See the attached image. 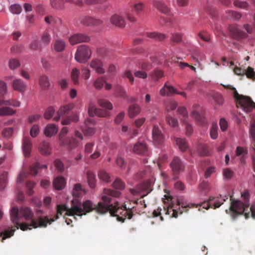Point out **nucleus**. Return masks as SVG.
<instances>
[{
  "label": "nucleus",
  "mask_w": 255,
  "mask_h": 255,
  "mask_svg": "<svg viewBox=\"0 0 255 255\" xmlns=\"http://www.w3.org/2000/svg\"><path fill=\"white\" fill-rule=\"evenodd\" d=\"M120 195V191L104 189L101 197L102 202L97 205H94L90 200H86L82 203L75 199L72 201L70 208H68L65 205H57L56 215L59 217V215H62L64 212H66L65 215L76 219L75 215L81 217L93 210L101 214L109 212L111 216L117 217L118 221L124 222L127 218L131 219L133 213L131 209H127L125 206L123 207L118 206L115 198Z\"/></svg>",
  "instance_id": "obj_1"
},
{
  "label": "nucleus",
  "mask_w": 255,
  "mask_h": 255,
  "mask_svg": "<svg viewBox=\"0 0 255 255\" xmlns=\"http://www.w3.org/2000/svg\"><path fill=\"white\" fill-rule=\"evenodd\" d=\"M250 194L248 190L241 193L240 199V215H244L246 219L252 217L255 219V201L250 204Z\"/></svg>",
  "instance_id": "obj_2"
},
{
  "label": "nucleus",
  "mask_w": 255,
  "mask_h": 255,
  "mask_svg": "<svg viewBox=\"0 0 255 255\" xmlns=\"http://www.w3.org/2000/svg\"><path fill=\"white\" fill-rule=\"evenodd\" d=\"M145 9V4L141 1H130L127 6L124 9V14L127 19L131 22H135L137 19L131 12L133 10L137 15H140L143 12Z\"/></svg>",
  "instance_id": "obj_3"
},
{
  "label": "nucleus",
  "mask_w": 255,
  "mask_h": 255,
  "mask_svg": "<svg viewBox=\"0 0 255 255\" xmlns=\"http://www.w3.org/2000/svg\"><path fill=\"white\" fill-rule=\"evenodd\" d=\"M91 51L89 47L85 45H82L78 47L75 55V59L80 63L87 62L90 57Z\"/></svg>",
  "instance_id": "obj_4"
},
{
  "label": "nucleus",
  "mask_w": 255,
  "mask_h": 255,
  "mask_svg": "<svg viewBox=\"0 0 255 255\" xmlns=\"http://www.w3.org/2000/svg\"><path fill=\"white\" fill-rule=\"evenodd\" d=\"M240 108L243 111L249 113L255 109V103L249 97L240 95Z\"/></svg>",
  "instance_id": "obj_5"
},
{
  "label": "nucleus",
  "mask_w": 255,
  "mask_h": 255,
  "mask_svg": "<svg viewBox=\"0 0 255 255\" xmlns=\"http://www.w3.org/2000/svg\"><path fill=\"white\" fill-rule=\"evenodd\" d=\"M229 34L230 36L236 40V42H233L232 43L235 46L234 49H231V50L234 52H237L239 49V45L238 43V39L239 37V28L237 25H231L229 28Z\"/></svg>",
  "instance_id": "obj_6"
},
{
  "label": "nucleus",
  "mask_w": 255,
  "mask_h": 255,
  "mask_svg": "<svg viewBox=\"0 0 255 255\" xmlns=\"http://www.w3.org/2000/svg\"><path fill=\"white\" fill-rule=\"evenodd\" d=\"M79 21L80 23L85 26H99L103 23V20L100 19L85 15L80 16Z\"/></svg>",
  "instance_id": "obj_7"
},
{
  "label": "nucleus",
  "mask_w": 255,
  "mask_h": 255,
  "mask_svg": "<svg viewBox=\"0 0 255 255\" xmlns=\"http://www.w3.org/2000/svg\"><path fill=\"white\" fill-rule=\"evenodd\" d=\"M151 184L150 181H144L138 184L135 188L130 189L131 193L133 195H137L143 191L148 193L151 190Z\"/></svg>",
  "instance_id": "obj_8"
},
{
  "label": "nucleus",
  "mask_w": 255,
  "mask_h": 255,
  "mask_svg": "<svg viewBox=\"0 0 255 255\" xmlns=\"http://www.w3.org/2000/svg\"><path fill=\"white\" fill-rule=\"evenodd\" d=\"M230 200L231 201V205L229 209L226 210V213L230 214L233 220L237 219L239 216V201L238 200H233L231 196Z\"/></svg>",
  "instance_id": "obj_9"
},
{
  "label": "nucleus",
  "mask_w": 255,
  "mask_h": 255,
  "mask_svg": "<svg viewBox=\"0 0 255 255\" xmlns=\"http://www.w3.org/2000/svg\"><path fill=\"white\" fill-rule=\"evenodd\" d=\"M213 199L210 198L209 201H206L203 203H201L199 204H187L186 205L182 204L181 205V207L183 208H186V207H189V208H192V207H196L197 208L198 207H202L203 208L205 209H208L209 208H213L214 209H215L216 208L219 207L221 204L219 202H215L214 204H213L212 203H211V201Z\"/></svg>",
  "instance_id": "obj_10"
},
{
  "label": "nucleus",
  "mask_w": 255,
  "mask_h": 255,
  "mask_svg": "<svg viewBox=\"0 0 255 255\" xmlns=\"http://www.w3.org/2000/svg\"><path fill=\"white\" fill-rule=\"evenodd\" d=\"M153 141L155 145L162 144L165 140V136L158 126H154L152 131Z\"/></svg>",
  "instance_id": "obj_11"
},
{
  "label": "nucleus",
  "mask_w": 255,
  "mask_h": 255,
  "mask_svg": "<svg viewBox=\"0 0 255 255\" xmlns=\"http://www.w3.org/2000/svg\"><path fill=\"white\" fill-rule=\"evenodd\" d=\"M201 111V107L199 105H195L193 107V111L191 115L196 120L198 124L204 126L207 122L203 114L200 113Z\"/></svg>",
  "instance_id": "obj_12"
},
{
  "label": "nucleus",
  "mask_w": 255,
  "mask_h": 255,
  "mask_svg": "<svg viewBox=\"0 0 255 255\" xmlns=\"http://www.w3.org/2000/svg\"><path fill=\"white\" fill-rule=\"evenodd\" d=\"M132 150L133 153L140 155H147L148 153L147 145L144 141H137L133 145Z\"/></svg>",
  "instance_id": "obj_13"
},
{
  "label": "nucleus",
  "mask_w": 255,
  "mask_h": 255,
  "mask_svg": "<svg viewBox=\"0 0 255 255\" xmlns=\"http://www.w3.org/2000/svg\"><path fill=\"white\" fill-rule=\"evenodd\" d=\"M69 42L72 45H75L81 42H87L90 40L89 36L82 34L76 33L69 37Z\"/></svg>",
  "instance_id": "obj_14"
},
{
  "label": "nucleus",
  "mask_w": 255,
  "mask_h": 255,
  "mask_svg": "<svg viewBox=\"0 0 255 255\" xmlns=\"http://www.w3.org/2000/svg\"><path fill=\"white\" fill-rule=\"evenodd\" d=\"M88 114L90 117L97 116L105 117L108 116V113L106 111L97 108L94 104L90 103L88 107Z\"/></svg>",
  "instance_id": "obj_15"
},
{
  "label": "nucleus",
  "mask_w": 255,
  "mask_h": 255,
  "mask_svg": "<svg viewBox=\"0 0 255 255\" xmlns=\"http://www.w3.org/2000/svg\"><path fill=\"white\" fill-rule=\"evenodd\" d=\"M173 173L175 175L179 174L184 169V166L182 162L178 157H174L170 164Z\"/></svg>",
  "instance_id": "obj_16"
},
{
  "label": "nucleus",
  "mask_w": 255,
  "mask_h": 255,
  "mask_svg": "<svg viewBox=\"0 0 255 255\" xmlns=\"http://www.w3.org/2000/svg\"><path fill=\"white\" fill-rule=\"evenodd\" d=\"M74 107V105L72 103L61 106L57 112V115L54 118L55 121H58L61 117H63L69 113Z\"/></svg>",
  "instance_id": "obj_17"
},
{
  "label": "nucleus",
  "mask_w": 255,
  "mask_h": 255,
  "mask_svg": "<svg viewBox=\"0 0 255 255\" xmlns=\"http://www.w3.org/2000/svg\"><path fill=\"white\" fill-rule=\"evenodd\" d=\"M111 23L120 28L125 27L126 22L125 18L117 14L112 15L110 18Z\"/></svg>",
  "instance_id": "obj_18"
},
{
  "label": "nucleus",
  "mask_w": 255,
  "mask_h": 255,
  "mask_svg": "<svg viewBox=\"0 0 255 255\" xmlns=\"http://www.w3.org/2000/svg\"><path fill=\"white\" fill-rule=\"evenodd\" d=\"M152 3L153 6L161 13L167 14L170 11V8L163 0H154Z\"/></svg>",
  "instance_id": "obj_19"
},
{
  "label": "nucleus",
  "mask_w": 255,
  "mask_h": 255,
  "mask_svg": "<svg viewBox=\"0 0 255 255\" xmlns=\"http://www.w3.org/2000/svg\"><path fill=\"white\" fill-rule=\"evenodd\" d=\"M32 147L31 139L29 137H24L22 139V149L25 156L28 157L30 155Z\"/></svg>",
  "instance_id": "obj_20"
},
{
  "label": "nucleus",
  "mask_w": 255,
  "mask_h": 255,
  "mask_svg": "<svg viewBox=\"0 0 255 255\" xmlns=\"http://www.w3.org/2000/svg\"><path fill=\"white\" fill-rule=\"evenodd\" d=\"M12 87L15 91L23 93L26 90L27 85L21 79L14 80L12 83Z\"/></svg>",
  "instance_id": "obj_21"
},
{
  "label": "nucleus",
  "mask_w": 255,
  "mask_h": 255,
  "mask_svg": "<svg viewBox=\"0 0 255 255\" xmlns=\"http://www.w3.org/2000/svg\"><path fill=\"white\" fill-rule=\"evenodd\" d=\"M108 0H84L85 4L87 5H92L95 4H104L103 5L100 6L99 9L100 10H106L110 6V4L107 2Z\"/></svg>",
  "instance_id": "obj_22"
},
{
  "label": "nucleus",
  "mask_w": 255,
  "mask_h": 255,
  "mask_svg": "<svg viewBox=\"0 0 255 255\" xmlns=\"http://www.w3.org/2000/svg\"><path fill=\"white\" fill-rule=\"evenodd\" d=\"M90 67L93 68L97 73L101 74L105 73V70L103 68V63L98 59H94L90 63Z\"/></svg>",
  "instance_id": "obj_23"
},
{
  "label": "nucleus",
  "mask_w": 255,
  "mask_h": 255,
  "mask_svg": "<svg viewBox=\"0 0 255 255\" xmlns=\"http://www.w3.org/2000/svg\"><path fill=\"white\" fill-rule=\"evenodd\" d=\"M38 149L41 154L43 155L47 156L51 154V148L49 143L47 141H43L40 143Z\"/></svg>",
  "instance_id": "obj_24"
},
{
  "label": "nucleus",
  "mask_w": 255,
  "mask_h": 255,
  "mask_svg": "<svg viewBox=\"0 0 255 255\" xmlns=\"http://www.w3.org/2000/svg\"><path fill=\"white\" fill-rule=\"evenodd\" d=\"M94 124V121L92 119H87L85 121L86 127L83 129V132L85 135L92 136L95 133V129L93 128L88 127L89 124Z\"/></svg>",
  "instance_id": "obj_25"
},
{
  "label": "nucleus",
  "mask_w": 255,
  "mask_h": 255,
  "mask_svg": "<svg viewBox=\"0 0 255 255\" xmlns=\"http://www.w3.org/2000/svg\"><path fill=\"white\" fill-rule=\"evenodd\" d=\"M39 84L42 90H48L50 86L49 77L46 75H41L39 78Z\"/></svg>",
  "instance_id": "obj_26"
},
{
  "label": "nucleus",
  "mask_w": 255,
  "mask_h": 255,
  "mask_svg": "<svg viewBox=\"0 0 255 255\" xmlns=\"http://www.w3.org/2000/svg\"><path fill=\"white\" fill-rule=\"evenodd\" d=\"M176 89L171 86H168L165 84L163 87L160 91V94L162 96H170L175 94Z\"/></svg>",
  "instance_id": "obj_27"
},
{
  "label": "nucleus",
  "mask_w": 255,
  "mask_h": 255,
  "mask_svg": "<svg viewBox=\"0 0 255 255\" xmlns=\"http://www.w3.org/2000/svg\"><path fill=\"white\" fill-rule=\"evenodd\" d=\"M58 131V128L54 124H48L44 129V134L47 137H51Z\"/></svg>",
  "instance_id": "obj_28"
},
{
  "label": "nucleus",
  "mask_w": 255,
  "mask_h": 255,
  "mask_svg": "<svg viewBox=\"0 0 255 255\" xmlns=\"http://www.w3.org/2000/svg\"><path fill=\"white\" fill-rule=\"evenodd\" d=\"M65 184V179L62 176H58L53 181V186L57 190H61L64 188Z\"/></svg>",
  "instance_id": "obj_29"
},
{
  "label": "nucleus",
  "mask_w": 255,
  "mask_h": 255,
  "mask_svg": "<svg viewBox=\"0 0 255 255\" xmlns=\"http://www.w3.org/2000/svg\"><path fill=\"white\" fill-rule=\"evenodd\" d=\"M51 6L56 10L65 9L64 0H50Z\"/></svg>",
  "instance_id": "obj_30"
},
{
  "label": "nucleus",
  "mask_w": 255,
  "mask_h": 255,
  "mask_svg": "<svg viewBox=\"0 0 255 255\" xmlns=\"http://www.w3.org/2000/svg\"><path fill=\"white\" fill-rule=\"evenodd\" d=\"M140 108L137 104H133L129 107L128 114L130 118H133L139 114Z\"/></svg>",
  "instance_id": "obj_31"
},
{
  "label": "nucleus",
  "mask_w": 255,
  "mask_h": 255,
  "mask_svg": "<svg viewBox=\"0 0 255 255\" xmlns=\"http://www.w3.org/2000/svg\"><path fill=\"white\" fill-rule=\"evenodd\" d=\"M1 106H11L13 107H19L20 106V102L12 99L7 100H0V107Z\"/></svg>",
  "instance_id": "obj_32"
},
{
  "label": "nucleus",
  "mask_w": 255,
  "mask_h": 255,
  "mask_svg": "<svg viewBox=\"0 0 255 255\" xmlns=\"http://www.w3.org/2000/svg\"><path fill=\"white\" fill-rule=\"evenodd\" d=\"M146 36L149 38L160 41L164 40L167 37L165 34L156 32H147Z\"/></svg>",
  "instance_id": "obj_33"
},
{
  "label": "nucleus",
  "mask_w": 255,
  "mask_h": 255,
  "mask_svg": "<svg viewBox=\"0 0 255 255\" xmlns=\"http://www.w3.org/2000/svg\"><path fill=\"white\" fill-rule=\"evenodd\" d=\"M88 183L90 187L94 188L96 185V175L91 171L87 172Z\"/></svg>",
  "instance_id": "obj_34"
},
{
  "label": "nucleus",
  "mask_w": 255,
  "mask_h": 255,
  "mask_svg": "<svg viewBox=\"0 0 255 255\" xmlns=\"http://www.w3.org/2000/svg\"><path fill=\"white\" fill-rule=\"evenodd\" d=\"M66 46L65 41L61 39H57L55 40L53 44V48L55 51L57 52L62 51Z\"/></svg>",
  "instance_id": "obj_35"
},
{
  "label": "nucleus",
  "mask_w": 255,
  "mask_h": 255,
  "mask_svg": "<svg viewBox=\"0 0 255 255\" xmlns=\"http://www.w3.org/2000/svg\"><path fill=\"white\" fill-rule=\"evenodd\" d=\"M16 111L12 109L4 106L0 108V116H11L15 113Z\"/></svg>",
  "instance_id": "obj_36"
},
{
  "label": "nucleus",
  "mask_w": 255,
  "mask_h": 255,
  "mask_svg": "<svg viewBox=\"0 0 255 255\" xmlns=\"http://www.w3.org/2000/svg\"><path fill=\"white\" fill-rule=\"evenodd\" d=\"M243 73L242 74L240 72V76H244L245 74L248 78L252 79L254 81H255V72L253 68L248 67L246 70H243Z\"/></svg>",
  "instance_id": "obj_37"
},
{
  "label": "nucleus",
  "mask_w": 255,
  "mask_h": 255,
  "mask_svg": "<svg viewBox=\"0 0 255 255\" xmlns=\"http://www.w3.org/2000/svg\"><path fill=\"white\" fill-rule=\"evenodd\" d=\"M175 142L182 151H185L188 148V144L184 138H175Z\"/></svg>",
  "instance_id": "obj_38"
},
{
  "label": "nucleus",
  "mask_w": 255,
  "mask_h": 255,
  "mask_svg": "<svg viewBox=\"0 0 255 255\" xmlns=\"http://www.w3.org/2000/svg\"><path fill=\"white\" fill-rule=\"evenodd\" d=\"M240 165L244 164L248 158V150L247 147H240Z\"/></svg>",
  "instance_id": "obj_39"
},
{
  "label": "nucleus",
  "mask_w": 255,
  "mask_h": 255,
  "mask_svg": "<svg viewBox=\"0 0 255 255\" xmlns=\"http://www.w3.org/2000/svg\"><path fill=\"white\" fill-rule=\"evenodd\" d=\"M47 166L45 164H40L38 162L35 163L30 168V174L36 175L37 173L38 170L40 168L47 169Z\"/></svg>",
  "instance_id": "obj_40"
},
{
  "label": "nucleus",
  "mask_w": 255,
  "mask_h": 255,
  "mask_svg": "<svg viewBox=\"0 0 255 255\" xmlns=\"http://www.w3.org/2000/svg\"><path fill=\"white\" fill-rule=\"evenodd\" d=\"M223 86L227 89H229L232 91L234 94V97L236 100L237 107H239V94L237 92L235 88L230 85H222Z\"/></svg>",
  "instance_id": "obj_41"
},
{
  "label": "nucleus",
  "mask_w": 255,
  "mask_h": 255,
  "mask_svg": "<svg viewBox=\"0 0 255 255\" xmlns=\"http://www.w3.org/2000/svg\"><path fill=\"white\" fill-rule=\"evenodd\" d=\"M84 193H85V191L82 189L81 185L79 183L75 184L72 191L73 196L74 197H79Z\"/></svg>",
  "instance_id": "obj_42"
},
{
  "label": "nucleus",
  "mask_w": 255,
  "mask_h": 255,
  "mask_svg": "<svg viewBox=\"0 0 255 255\" xmlns=\"http://www.w3.org/2000/svg\"><path fill=\"white\" fill-rule=\"evenodd\" d=\"M79 120V117L77 114H73L71 117H67L65 119H63L61 121V124L63 125H67L70 124L71 121L77 122Z\"/></svg>",
  "instance_id": "obj_43"
},
{
  "label": "nucleus",
  "mask_w": 255,
  "mask_h": 255,
  "mask_svg": "<svg viewBox=\"0 0 255 255\" xmlns=\"http://www.w3.org/2000/svg\"><path fill=\"white\" fill-rule=\"evenodd\" d=\"M79 75H80L79 70L76 68L73 69V70H72V72H71V76L72 81L76 85L79 84Z\"/></svg>",
  "instance_id": "obj_44"
},
{
  "label": "nucleus",
  "mask_w": 255,
  "mask_h": 255,
  "mask_svg": "<svg viewBox=\"0 0 255 255\" xmlns=\"http://www.w3.org/2000/svg\"><path fill=\"white\" fill-rule=\"evenodd\" d=\"M9 9L10 11L14 14H20L22 10L21 6L18 4H11L9 6Z\"/></svg>",
  "instance_id": "obj_45"
},
{
  "label": "nucleus",
  "mask_w": 255,
  "mask_h": 255,
  "mask_svg": "<svg viewBox=\"0 0 255 255\" xmlns=\"http://www.w3.org/2000/svg\"><path fill=\"white\" fill-rule=\"evenodd\" d=\"M51 41V36L50 34L47 31H45L43 33L41 37V41L44 46H46L49 44Z\"/></svg>",
  "instance_id": "obj_46"
},
{
  "label": "nucleus",
  "mask_w": 255,
  "mask_h": 255,
  "mask_svg": "<svg viewBox=\"0 0 255 255\" xmlns=\"http://www.w3.org/2000/svg\"><path fill=\"white\" fill-rule=\"evenodd\" d=\"M7 180V173L3 172L0 176V190L3 189L6 186Z\"/></svg>",
  "instance_id": "obj_47"
},
{
  "label": "nucleus",
  "mask_w": 255,
  "mask_h": 255,
  "mask_svg": "<svg viewBox=\"0 0 255 255\" xmlns=\"http://www.w3.org/2000/svg\"><path fill=\"white\" fill-rule=\"evenodd\" d=\"M105 83H106L105 78L104 77H101L96 80L93 85L96 89L100 90L103 88Z\"/></svg>",
  "instance_id": "obj_48"
},
{
  "label": "nucleus",
  "mask_w": 255,
  "mask_h": 255,
  "mask_svg": "<svg viewBox=\"0 0 255 255\" xmlns=\"http://www.w3.org/2000/svg\"><path fill=\"white\" fill-rule=\"evenodd\" d=\"M114 90L117 96L124 98H126V91L121 86L119 85H116Z\"/></svg>",
  "instance_id": "obj_49"
},
{
  "label": "nucleus",
  "mask_w": 255,
  "mask_h": 255,
  "mask_svg": "<svg viewBox=\"0 0 255 255\" xmlns=\"http://www.w3.org/2000/svg\"><path fill=\"white\" fill-rule=\"evenodd\" d=\"M100 179L105 182H109L110 181L109 175L104 170H101L98 174Z\"/></svg>",
  "instance_id": "obj_50"
},
{
  "label": "nucleus",
  "mask_w": 255,
  "mask_h": 255,
  "mask_svg": "<svg viewBox=\"0 0 255 255\" xmlns=\"http://www.w3.org/2000/svg\"><path fill=\"white\" fill-rule=\"evenodd\" d=\"M99 105L104 108L111 110L113 109V105L112 103L106 100L101 99L99 100Z\"/></svg>",
  "instance_id": "obj_51"
},
{
  "label": "nucleus",
  "mask_w": 255,
  "mask_h": 255,
  "mask_svg": "<svg viewBox=\"0 0 255 255\" xmlns=\"http://www.w3.org/2000/svg\"><path fill=\"white\" fill-rule=\"evenodd\" d=\"M29 48L31 50H40L41 48V44L37 39H35L30 42L29 45Z\"/></svg>",
  "instance_id": "obj_52"
},
{
  "label": "nucleus",
  "mask_w": 255,
  "mask_h": 255,
  "mask_svg": "<svg viewBox=\"0 0 255 255\" xmlns=\"http://www.w3.org/2000/svg\"><path fill=\"white\" fill-rule=\"evenodd\" d=\"M210 137L213 139H216L218 137V126L217 124H213L210 132Z\"/></svg>",
  "instance_id": "obj_53"
},
{
  "label": "nucleus",
  "mask_w": 255,
  "mask_h": 255,
  "mask_svg": "<svg viewBox=\"0 0 255 255\" xmlns=\"http://www.w3.org/2000/svg\"><path fill=\"white\" fill-rule=\"evenodd\" d=\"M199 189L202 194H206L209 190L208 182L203 181L200 184Z\"/></svg>",
  "instance_id": "obj_54"
},
{
  "label": "nucleus",
  "mask_w": 255,
  "mask_h": 255,
  "mask_svg": "<svg viewBox=\"0 0 255 255\" xmlns=\"http://www.w3.org/2000/svg\"><path fill=\"white\" fill-rule=\"evenodd\" d=\"M182 34L180 33H174L172 34L171 40L175 43H180L182 40Z\"/></svg>",
  "instance_id": "obj_55"
},
{
  "label": "nucleus",
  "mask_w": 255,
  "mask_h": 255,
  "mask_svg": "<svg viewBox=\"0 0 255 255\" xmlns=\"http://www.w3.org/2000/svg\"><path fill=\"white\" fill-rule=\"evenodd\" d=\"M7 93V85L5 82L0 80V98L3 97Z\"/></svg>",
  "instance_id": "obj_56"
},
{
  "label": "nucleus",
  "mask_w": 255,
  "mask_h": 255,
  "mask_svg": "<svg viewBox=\"0 0 255 255\" xmlns=\"http://www.w3.org/2000/svg\"><path fill=\"white\" fill-rule=\"evenodd\" d=\"M55 113V109L52 107H50L47 109L45 112L44 117L46 120L50 119Z\"/></svg>",
  "instance_id": "obj_57"
},
{
  "label": "nucleus",
  "mask_w": 255,
  "mask_h": 255,
  "mask_svg": "<svg viewBox=\"0 0 255 255\" xmlns=\"http://www.w3.org/2000/svg\"><path fill=\"white\" fill-rule=\"evenodd\" d=\"M122 77L124 78H127L130 83L133 84L134 80V78L132 75L131 72L129 70H126L122 74Z\"/></svg>",
  "instance_id": "obj_58"
},
{
  "label": "nucleus",
  "mask_w": 255,
  "mask_h": 255,
  "mask_svg": "<svg viewBox=\"0 0 255 255\" xmlns=\"http://www.w3.org/2000/svg\"><path fill=\"white\" fill-rule=\"evenodd\" d=\"M44 20L46 23L48 24H54L57 22L58 21H61V19L55 17L52 15L47 16L45 17Z\"/></svg>",
  "instance_id": "obj_59"
},
{
  "label": "nucleus",
  "mask_w": 255,
  "mask_h": 255,
  "mask_svg": "<svg viewBox=\"0 0 255 255\" xmlns=\"http://www.w3.org/2000/svg\"><path fill=\"white\" fill-rule=\"evenodd\" d=\"M113 186L115 189L122 190L125 187V184L120 179H117L113 182Z\"/></svg>",
  "instance_id": "obj_60"
},
{
  "label": "nucleus",
  "mask_w": 255,
  "mask_h": 255,
  "mask_svg": "<svg viewBox=\"0 0 255 255\" xmlns=\"http://www.w3.org/2000/svg\"><path fill=\"white\" fill-rule=\"evenodd\" d=\"M13 133V128H5L2 132V135L3 137L8 138H10Z\"/></svg>",
  "instance_id": "obj_61"
},
{
  "label": "nucleus",
  "mask_w": 255,
  "mask_h": 255,
  "mask_svg": "<svg viewBox=\"0 0 255 255\" xmlns=\"http://www.w3.org/2000/svg\"><path fill=\"white\" fill-rule=\"evenodd\" d=\"M39 132V128L38 125H34L31 128L30 134L32 137H35Z\"/></svg>",
  "instance_id": "obj_62"
},
{
  "label": "nucleus",
  "mask_w": 255,
  "mask_h": 255,
  "mask_svg": "<svg viewBox=\"0 0 255 255\" xmlns=\"http://www.w3.org/2000/svg\"><path fill=\"white\" fill-rule=\"evenodd\" d=\"M67 143L69 146L71 148H74L79 144V141L78 139L75 138H69L67 139Z\"/></svg>",
  "instance_id": "obj_63"
},
{
  "label": "nucleus",
  "mask_w": 255,
  "mask_h": 255,
  "mask_svg": "<svg viewBox=\"0 0 255 255\" xmlns=\"http://www.w3.org/2000/svg\"><path fill=\"white\" fill-rule=\"evenodd\" d=\"M55 166L56 169L60 172L64 170V165L63 163L59 159H56L54 161Z\"/></svg>",
  "instance_id": "obj_64"
}]
</instances>
